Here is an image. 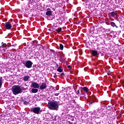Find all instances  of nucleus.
I'll return each instance as SVG.
<instances>
[{
    "label": "nucleus",
    "instance_id": "13",
    "mask_svg": "<svg viewBox=\"0 0 124 124\" xmlns=\"http://www.w3.org/2000/svg\"><path fill=\"white\" fill-rule=\"evenodd\" d=\"M64 61V54L63 53L60 54V62Z\"/></svg>",
    "mask_w": 124,
    "mask_h": 124
},
{
    "label": "nucleus",
    "instance_id": "31",
    "mask_svg": "<svg viewBox=\"0 0 124 124\" xmlns=\"http://www.w3.org/2000/svg\"><path fill=\"white\" fill-rule=\"evenodd\" d=\"M54 78H56V77H57V75H56V74H54V76H53Z\"/></svg>",
    "mask_w": 124,
    "mask_h": 124
},
{
    "label": "nucleus",
    "instance_id": "10",
    "mask_svg": "<svg viewBox=\"0 0 124 124\" xmlns=\"http://www.w3.org/2000/svg\"><path fill=\"white\" fill-rule=\"evenodd\" d=\"M47 88V85H46V83L43 82L42 83L41 86H40V90H45Z\"/></svg>",
    "mask_w": 124,
    "mask_h": 124
},
{
    "label": "nucleus",
    "instance_id": "5",
    "mask_svg": "<svg viewBox=\"0 0 124 124\" xmlns=\"http://www.w3.org/2000/svg\"><path fill=\"white\" fill-rule=\"evenodd\" d=\"M69 0H60L58 3L56 4V7H60L62 9H63L64 8V3L65 2H68Z\"/></svg>",
    "mask_w": 124,
    "mask_h": 124
},
{
    "label": "nucleus",
    "instance_id": "20",
    "mask_svg": "<svg viewBox=\"0 0 124 124\" xmlns=\"http://www.w3.org/2000/svg\"><path fill=\"white\" fill-rule=\"evenodd\" d=\"M82 89L83 90V91L84 92H85L86 93H88V92H89V88L86 87H84L82 88Z\"/></svg>",
    "mask_w": 124,
    "mask_h": 124
},
{
    "label": "nucleus",
    "instance_id": "28",
    "mask_svg": "<svg viewBox=\"0 0 124 124\" xmlns=\"http://www.w3.org/2000/svg\"><path fill=\"white\" fill-rule=\"evenodd\" d=\"M61 76H64V73H61Z\"/></svg>",
    "mask_w": 124,
    "mask_h": 124
},
{
    "label": "nucleus",
    "instance_id": "22",
    "mask_svg": "<svg viewBox=\"0 0 124 124\" xmlns=\"http://www.w3.org/2000/svg\"><path fill=\"white\" fill-rule=\"evenodd\" d=\"M60 49L62 51V50H63V45H62V44H60Z\"/></svg>",
    "mask_w": 124,
    "mask_h": 124
},
{
    "label": "nucleus",
    "instance_id": "30",
    "mask_svg": "<svg viewBox=\"0 0 124 124\" xmlns=\"http://www.w3.org/2000/svg\"><path fill=\"white\" fill-rule=\"evenodd\" d=\"M73 103H74L75 104H76V101H75V100H73Z\"/></svg>",
    "mask_w": 124,
    "mask_h": 124
},
{
    "label": "nucleus",
    "instance_id": "32",
    "mask_svg": "<svg viewBox=\"0 0 124 124\" xmlns=\"http://www.w3.org/2000/svg\"><path fill=\"white\" fill-rule=\"evenodd\" d=\"M56 67H58L59 68V64H56Z\"/></svg>",
    "mask_w": 124,
    "mask_h": 124
},
{
    "label": "nucleus",
    "instance_id": "23",
    "mask_svg": "<svg viewBox=\"0 0 124 124\" xmlns=\"http://www.w3.org/2000/svg\"><path fill=\"white\" fill-rule=\"evenodd\" d=\"M23 104L24 105H29V102H28L27 101H23Z\"/></svg>",
    "mask_w": 124,
    "mask_h": 124
},
{
    "label": "nucleus",
    "instance_id": "8",
    "mask_svg": "<svg viewBox=\"0 0 124 124\" xmlns=\"http://www.w3.org/2000/svg\"><path fill=\"white\" fill-rule=\"evenodd\" d=\"M52 13L53 11H51V9H46V16H52Z\"/></svg>",
    "mask_w": 124,
    "mask_h": 124
},
{
    "label": "nucleus",
    "instance_id": "15",
    "mask_svg": "<svg viewBox=\"0 0 124 124\" xmlns=\"http://www.w3.org/2000/svg\"><path fill=\"white\" fill-rule=\"evenodd\" d=\"M91 53L93 56L94 57L97 56V54H98L97 51L92 50Z\"/></svg>",
    "mask_w": 124,
    "mask_h": 124
},
{
    "label": "nucleus",
    "instance_id": "3",
    "mask_svg": "<svg viewBox=\"0 0 124 124\" xmlns=\"http://www.w3.org/2000/svg\"><path fill=\"white\" fill-rule=\"evenodd\" d=\"M105 101H101V107L98 108L97 109V111L98 113H102L103 115H105L106 113H107V108L105 107Z\"/></svg>",
    "mask_w": 124,
    "mask_h": 124
},
{
    "label": "nucleus",
    "instance_id": "25",
    "mask_svg": "<svg viewBox=\"0 0 124 124\" xmlns=\"http://www.w3.org/2000/svg\"><path fill=\"white\" fill-rule=\"evenodd\" d=\"M0 51H2V52H4V49H3V46L0 47Z\"/></svg>",
    "mask_w": 124,
    "mask_h": 124
},
{
    "label": "nucleus",
    "instance_id": "26",
    "mask_svg": "<svg viewBox=\"0 0 124 124\" xmlns=\"http://www.w3.org/2000/svg\"><path fill=\"white\" fill-rule=\"evenodd\" d=\"M54 95H55V96H58V95H60V93H55L54 94Z\"/></svg>",
    "mask_w": 124,
    "mask_h": 124
},
{
    "label": "nucleus",
    "instance_id": "9",
    "mask_svg": "<svg viewBox=\"0 0 124 124\" xmlns=\"http://www.w3.org/2000/svg\"><path fill=\"white\" fill-rule=\"evenodd\" d=\"M96 100V98L94 96L91 97L90 99V101L89 102V105L91 106L93 102H95V100Z\"/></svg>",
    "mask_w": 124,
    "mask_h": 124
},
{
    "label": "nucleus",
    "instance_id": "1",
    "mask_svg": "<svg viewBox=\"0 0 124 124\" xmlns=\"http://www.w3.org/2000/svg\"><path fill=\"white\" fill-rule=\"evenodd\" d=\"M23 91H25V88L21 86L14 85L12 87V92H13V93L15 95L22 93Z\"/></svg>",
    "mask_w": 124,
    "mask_h": 124
},
{
    "label": "nucleus",
    "instance_id": "18",
    "mask_svg": "<svg viewBox=\"0 0 124 124\" xmlns=\"http://www.w3.org/2000/svg\"><path fill=\"white\" fill-rule=\"evenodd\" d=\"M32 3H32V1H31V0H29L28 5L30 7H31V6H33V4Z\"/></svg>",
    "mask_w": 124,
    "mask_h": 124
},
{
    "label": "nucleus",
    "instance_id": "17",
    "mask_svg": "<svg viewBox=\"0 0 124 124\" xmlns=\"http://www.w3.org/2000/svg\"><path fill=\"white\" fill-rule=\"evenodd\" d=\"M38 92V89H36V88H32L31 90V93H36Z\"/></svg>",
    "mask_w": 124,
    "mask_h": 124
},
{
    "label": "nucleus",
    "instance_id": "19",
    "mask_svg": "<svg viewBox=\"0 0 124 124\" xmlns=\"http://www.w3.org/2000/svg\"><path fill=\"white\" fill-rule=\"evenodd\" d=\"M110 26L113 27H115V28H118V26H117V25H116V24L114 23V22H110Z\"/></svg>",
    "mask_w": 124,
    "mask_h": 124
},
{
    "label": "nucleus",
    "instance_id": "4",
    "mask_svg": "<svg viewBox=\"0 0 124 124\" xmlns=\"http://www.w3.org/2000/svg\"><path fill=\"white\" fill-rule=\"evenodd\" d=\"M30 111L32 112V113L37 114V115H39V114H41V113H42V109L40 107L31 108Z\"/></svg>",
    "mask_w": 124,
    "mask_h": 124
},
{
    "label": "nucleus",
    "instance_id": "27",
    "mask_svg": "<svg viewBox=\"0 0 124 124\" xmlns=\"http://www.w3.org/2000/svg\"><path fill=\"white\" fill-rule=\"evenodd\" d=\"M68 68L69 70H71V66L70 65L68 66Z\"/></svg>",
    "mask_w": 124,
    "mask_h": 124
},
{
    "label": "nucleus",
    "instance_id": "7",
    "mask_svg": "<svg viewBox=\"0 0 124 124\" xmlns=\"http://www.w3.org/2000/svg\"><path fill=\"white\" fill-rule=\"evenodd\" d=\"M31 87V88H33L34 89H38V88H39V84L36 82H32Z\"/></svg>",
    "mask_w": 124,
    "mask_h": 124
},
{
    "label": "nucleus",
    "instance_id": "21",
    "mask_svg": "<svg viewBox=\"0 0 124 124\" xmlns=\"http://www.w3.org/2000/svg\"><path fill=\"white\" fill-rule=\"evenodd\" d=\"M57 71L58 72L62 73V67H59L57 69Z\"/></svg>",
    "mask_w": 124,
    "mask_h": 124
},
{
    "label": "nucleus",
    "instance_id": "14",
    "mask_svg": "<svg viewBox=\"0 0 124 124\" xmlns=\"http://www.w3.org/2000/svg\"><path fill=\"white\" fill-rule=\"evenodd\" d=\"M3 83V78L0 77V89H1L2 83Z\"/></svg>",
    "mask_w": 124,
    "mask_h": 124
},
{
    "label": "nucleus",
    "instance_id": "12",
    "mask_svg": "<svg viewBox=\"0 0 124 124\" xmlns=\"http://www.w3.org/2000/svg\"><path fill=\"white\" fill-rule=\"evenodd\" d=\"M110 14H111L112 17H113V18H116V17H117V16H118V14H117L116 12H112L110 13Z\"/></svg>",
    "mask_w": 124,
    "mask_h": 124
},
{
    "label": "nucleus",
    "instance_id": "24",
    "mask_svg": "<svg viewBox=\"0 0 124 124\" xmlns=\"http://www.w3.org/2000/svg\"><path fill=\"white\" fill-rule=\"evenodd\" d=\"M56 31H57V32H60L62 31V28H58V29L56 30Z\"/></svg>",
    "mask_w": 124,
    "mask_h": 124
},
{
    "label": "nucleus",
    "instance_id": "11",
    "mask_svg": "<svg viewBox=\"0 0 124 124\" xmlns=\"http://www.w3.org/2000/svg\"><path fill=\"white\" fill-rule=\"evenodd\" d=\"M5 28L7 30H10L12 28V26L9 22H6L5 23Z\"/></svg>",
    "mask_w": 124,
    "mask_h": 124
},
{
    "label": "nucleus",
    "instance_id": "6",
    "mask_svg": "<svg viewBox=\"0 0 124 124\" xmlns=\"http://www.w3.org/2000/svg\"><path fill=\"white\" fill-rule=\"evenodd\" d=\"M23 64L27 68H31L32 66L33 63L31 61H27L25 63H23Z\"/></svg>",
    "mask_w": 124,
    "mask_h": 124
},
{
    "label": "nucleus",
    "instance_id": "16",
    "mask_svg": "<svg viewBox=\"0 0 124 124\" xmlns=\"http://www.w3.org/2000/svg\"><path fill=\"white\" fill-rule=\"evenodd\" d=\"M30 77L29 76H26L25 77H23V81H25L26 82H27V81H29V80H30Z\"/></svg>",
    "mask_w": 124,
    "mask_h": 124
},
{
    "label": "nucleus",
    "instance_id": "2",
    "mask_svg": "<svg viewBox=\"0 0 124 124\" xmlns=\"http://www.w3.org/2000/svg\"><path fill=\"white\" fill-rule=\"evenodd\" d=\"M59 106H60V104H59V102L58 101L49 102L47 104V107L49 109L56 110V111H58L59 109Z\"/></svg>",
    "mask_w": 124,
    "mask_h": 124
},
{
    "label": "nucleus",
    "instance_id": "29",
    "mask_svg": "<svg viewBox=\"0 0 124 124\" xmlns=\"http://www.w3.org/2000/svg\"><path fill=\"white\" fill-rule=\"evenodd\" d=\"M79 93H80V91L78 90V92H77V94H78Z\"/></svg>",
    "mask_w": 124,
    "mask_h": 124
}]
</instances>
